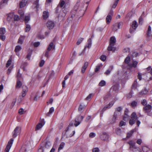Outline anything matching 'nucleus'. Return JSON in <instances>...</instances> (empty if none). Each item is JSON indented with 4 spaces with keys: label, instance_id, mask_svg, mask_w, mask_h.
Returning <instances> with one entry per match:
<instances>
[{
    "label": "nucleus",
    "instance_id": "obj_1",
    "mask_svg": "<svg viewBox=\"0 0 152 152\" xmlns=\"http://www.w3.org/2000/svg\"><path fill=\"white\" fill-rule=\"evenodd\" d=\"M116 42V38L114 37H112L110 38L109 45L107 50L109 51H114L116 48L114 47Z\"/></svg>",
    "mask_w": 152,
    "mask_h": 152
},
{
    "label": "nucleus",
    "instance_id": "obj_2",
    "mask_svg": "<svg viewBox=\"0 0 152 152\" xmlns=\"http://www.w3.org/2000/svg\"><path fill=\"white\" fill-rule=\"evenodd\" d=\"M73 126V123H70L68 126L66 128L65 131L62 134V136L63 137H65L66 135L67 136V137H71L72 136L75 134V131H73V134H69V133L68 132L69 130V128L70 127H72Z\"/></svg>",
    "mask_w": 152,
    "mask_h": 152
},
{
    "label": "nucleus",
    "instance_id": "obj_3",
    "mask_svg": "<svg viewBox=\"0 0 152 152\" xmlns=\"http://www.w3.org/2000/svg\"><path fill=\"white\" fill-rule=\"evenodd\" d=\"M51 145L50 142L49 141L46 142H45L44 146H41L38 150L37 152H44L45 148L48 149Z\"/></svg>",
    "mask_w": 152,
    "mask_h": 152
},
{
    "label": "nucleus",
    "instance_id": "obj_4",
    "mask_svg": "<svg viewBox=\"0 0 152 152\" xmlns=\"http://www.w3.org/2000/svg\"><path fill=\"white\" fill-rule=\"evenodd\" d=\"M130 58L129 56H127L125 59L124 62L125 63L127 64V68L130 69L133 67V61H130Z\"/></svg>",
    "mask_w": 152,
    "mask_h": 152
},
{
    "label": "nucleus",
    "instance_id": "obj_5",
    "mask_svg": "<svg viewBox=\"0 0 152 152\" xmlns=\"http://www.w3.org/2000/svg\"><path fill=\"white\" fill-rule=\"evenodd\" d=\"M113 14V11L111 9L106 18V21L107 24H109L110 22Z\"/></svg>",
    "mask_w": 152,
    "mask_h": 152
},
{
    "label": "nucleus",
    "instance_id": "obj_6",
    "mask_svg": "<svg viewBox=\"0 0 152 152\" xmlns=\"http://www.w3.org/2000/svg\"><path fill=\"white\" fill-rule=\"evenodd\" d=\"M21 132V128L19 126L16 127L12 132V137L15 138L18 135L20 134Z\"/></svg>",
    "mask_w": 152,
    "mask_h": 152
},
{
    "label": "nucleus",
    "instance_id": "obj_7",
    "mask_svg": "<svg viewBox=\"0 0 152 152\" xmlns=\"http://www.w3.org/2000/svg\"><path fill=\"white\" fill-rule=\"evenodd\" d=\"M45 124V121L44 119H41L37 125L35 131H36L40 129Z\"/></svg>",
    "mask_w": 152,
    "mask_h": 152
},
{
    "label": "nucleus",
    "instance_id": "obj_8",
    "mask_svg": "<svg viewBox=\"0 0 152 152\" xmlns=\"http://www.w3.org/2000/svg\"><path fill=\"white\" fill-rule=\"evenodd\" d=\"M13 139H11L9 141L6 148H5L4 151L5 152H9L10 148L12 145L13 141Z\"/></svg>",
    "mask_w": 152,
    "mask_h": 152
},
{
    "label": "nucleus",
    "instance_id": "obj_9",
    "mask_svg": "<svg viewBox=\"0 0 152 152\" xmlns=\"http://www.w3.org/2000/svg\"><path fill=\"white\" fill-rule=\"evenodd\" d=\"M100 137L102 140L104 141L107 140L109 138L108 135L105 132H102L100 134Z\"/></svg>",
    "mask_w": 152,
    "mask_h": 152
},
{
    "label": "nucleus",
    "instance_id": "obj_10",
    "mask_svg": "<svg viewBox=\"0 0 152 152\" xmlns=\"http://www.w3.org/2000/svg\"><path fill=\"white\" fill-rule=\"evenodd\" d=\"M91 43H92L91 39V38H90L88 40V46H86L85 47V48L79 54V56H81L82 54H83L84 53V52L85 51L86 48L87 47L89 48H90L91 47Z\"/></svg>",
    "mask_w": 152,
    "mask_h": 152
},
{
    "label": "nucleus",
    "instance_id": "obj_11",
    "mask_svg": "<svg viewBox=\"0 0 152 152\" xmlns=\"http://www.w3.org/2000/svg\"><path fill=\"white\" fill-rule=\"evenodd\" d=\"M54 23L51 21H49L47 22L46 23V25L47 28L49 29H52L54 26Z\"/></svg>",
    "mask_w": 152,
    "mask_h": 152
},
{
    "label": "nucleus",
    "instance_id": "obj_12",
    "mask_svg": "<svg viewBox=\"0 0 152 152\" xmlns=\"http://www.w3.org/2000/svg\"><path fill=\"white\" fill-rule=\"evenodd\" d=\"M136 123L138 127L140 124V122L137 119V117L135 113H134V124Z\"/></svg>",
    "mask_w": 152,
    "mask_h": 152
},
{
    "label": "nucleus",
    "instance_id": "obj_13",
    "mask_svg": "<svg viewBox=\"0 0 152 152\" xmlns=\"http://www.w3.org/2000/svg\"><path fill=\"white\" fill-rule=\"evenodd\" d=\"M23 91L22 92V97H24L26 96V93L28 91V88L26 86H22Z\"/></svg>",
    "mask_w": 152,
    "mask_h": 152
},
{
    "label": "nucleus",
    "instance_id": "obj_14",
    "mask_svg": "<svg viewBox=\"0 0 152 152\" xmlns=\"http://www.w3.org/2000/svg\"><path fill=\"white\" fill-rule=\"evenodd\" d=\"M129 112V110L128 109H126L124 111V116L123 117V120L124 121H126L128 120L129 119H130V117L128 115V113Z\"/></svg>",
    "mask_w": 152,
    "mask_h": 152
},
{
    "label": "nucleus",
    "instance_id": "obj_15",
    "mask_svg": "<svg viewBox=\"0 0 152 152\" xmlns=\"http://www.w3.org/2000/svg\"><path fill=\"white\" fill-rule=\"evenodd\" d=\"M113 105H106L102 109V110L100 112V115L101 116H102V115L104 111H105L106 110L110 108Z\"/></svg>",
    "mask_w": 152,
    "mask_h": 152
},
{
    "label": "nucleus",
    "instance_id": "obj_16",
    "mask_svg": "<svg viewBox=\"0 0 152 152\" xmlns=\"http://www.w3.org/2000/svg\"><path fill=\"white\" fill-rule=\"evenodd\" d=\"M88 65V63L87 62H86L85 63L83 66L82 68L81 69V72L83 73L85 72V70L87 68Z\"/></svg>",
    "mask_w": 152,
    "mask_h": 152
},
{
    "label": "nucleus",
    "instance_id": "obj_17",
    "mask_svg": "<svg viewBox=\"0 0 152 152\" xmlns=\"http://www.w3.org/2000/svg\"><path fill=\"white\" fill-rule=\"evenodd\" d=\"M28 1L27 0H22L20 3V7L22 8L24 7Z\"/></svg>",
    "mask_w": 152,
    "mask_h": 152
},
{
    "label": "nucleus",
    "instance_id": "obj_18",
    "mask_svg": "<svg viewBox=\"0 0 152 152\" xmlns=\"http://www.w3.org/2000/svg\"><path fill=\"white\" fill-rule=\"evenodd\" d=\"M55 46L54 45L53 42H51L48 45L47 49L48 50H51L55 49Z\"/></svg>",
    "mask_w": 152,
    "mask_h": 152
},
{
    "label": "nucleus",
    "instance_id": "obj_19",
    "mask_svg": "<svg viewBox=\"0 0 152 152\" xmlns=\"http://www.w3.org/2000/svg\"><path fill=\"white\" fill-rule=\"evenodd\" d=\"M123 25V23L122 22H119L118 25H117V24H115V25H114V27L113 28V29L115 31H116L117 30V29L115 28L114 27L115 26H118V29L120 28L121 27V26H122Z\"/></svg>",
    "mask_w": 152,
    "mask_h": 152
},
{
    "label": "nucleus",
    "instance_id": "obj_20",
    "mask_svg": "<svg viewBox=\"0 0 152 152\" xmlns=\"http://www.w3.org/2000/svg\"><path fill=\"white\" fill-rule=\"evenodd\" d=\"M42 16L44 19H47L49 16V12L47 11H44Z\"/></svg>",
    "mask_w": 152,
    "mask_h": 152
},
{
    "label": "nucleus",
    "instance_id": "obj_21",
    "mask_svg": "<svg viewBox=\"0 0 152 152\" xmlns=\"http://www.w3.org/2000/svg\"><path fill=\"white\" fill-rule=\"evenodd\" d=\"M14 14L13 13H10L8 14L7 18V20L10 22L11 20L12 19L13 17Z\"/></svg>",
    "mask_w": 152,
    "mask_h": 152
},
{
    "label": "nucleus",
    "instance_id": "obj_22",
    "mask_svg": "<svg viewBox=\"0 0 152 152\" xmlns=\"http://www.w3.org/2000/svg\"><path fill=\"white\" fill-rule=\"evenodd\" d=\"M9 0H2L0 2V8L1 9L4 6V4H7Z\"/></svg>",
    "mask_w": 152,
    "mask_h": 152
},
{
    "label": "nucleus",
    "instance_id": "obj_23",
    "mask_svg": "<svg viewBox=\"0 0 152 152\" xmlns=\"http://www.w3.org/2000/svg\"><path fill=\"white\" fill-rule=\"evenodd\" d=\"M133 14L132 11L129 12L126 15V18L127 20H129L130 18H132Z\"/></svg>",
    "mask_w": 152,
    "mask_h": 152
},
{
    "label": "nucleus",
    "instance_id": "obj_24",
    "mask_svg": "<svg viewBox=\"0 0 152 152\" xmlns=\"http://www.w3.org/2000/svg\"><path fill=\"white\" fill-rule=\"evenodd\" d=\"M25 38V36H21L19 38L18 43L19 44H22L23 43V41Z\"/></svg>",
    "mask_w": 152,
    "mask_h": 152
},
{
    "label": "nucleus",
    "instance_id": "obj_25",
    "mask_svg": "<svg viewBox=\"0 0 152 152\" xmlns=\"http://www.w3.org/2000/svg\"><path fill=\"white\" fill-rule=\"evenodd\" d=\"M142 150L143 152H151V150L146 146L143 147Z\"/></svg>",
    "mask_w": 152,
    "mask_h": 152
},
{
    "label": "nucleus",
    "instance_id": "obj_26",
    "mask_svg": "<svg viewBox=\"0 0 152 152\" xmlns=\"http://www.w3.org/2000/svg\"><path fill=\"white\" fill-rule=\"evenodd\" d=\"M34 4L35 5V7L37 8V10L39 8V1L38 0H36L34 2Z\"/></svg>",
    "mask_w": 152,
    "mask_h": 152
},
{
    "label": "nucleus",
    "instance_id": "obj_27",
    "mask_svg": "<svg viewBox=\"0 0 152 152\" xmlns=\"http://www.w3.org/2000/svg\"><path fill=\"white\" fill-rule=\"evenodd\" d=\"M133 134V130H132L127 133L126 138L127 139L129 138L132 136Z\"/></svg>",
    "mask_w": 152,
    "mask_h": 152
},
{
    "label": "nucleus",
    "instance_id": "obj_28",
    "mask_svg": "<svg viewBox=\"0 0 152 152\" xmlns=\"http://www.w3.org/2000/svg\"><path fill=\"white\" fill-rule=\"evenodd\" d=\"M6 33V30L5 28L2 27L0 28V34L3 35Z\"/></svg>",
    "mask_w": 152,
    "mask_h": 152
},
{
    "label": "nucleus",
    "instance_id": "obj_29",
    "mask_svg": "<svg viewBox=\"0 0 152 152\" xmlns=\"http://www.w3.org/2000/svg\"><path fill=\"white\" fill-rule=\"evenodd\" d=\"M151 108V105H145L143 108L144 110L147 111L150 110Z\"/></svg>",
    "mask_w": 152,
    "mask_h": 152
},
{
    "label": "nucleus",
    "instance_id": "obj_30",
    "mask_svg": "<svg viewBox=\"0 0 152 152\" xmlns=\"http://www.w3.org/2000/svg\"><path fill=\"white\" fill-rule=\"evenodd\" d=\"M85 108V106L84 105H80L78 108V111L81 113L83 112V110Z\"/></svg>",
    "mask_w": 152,
    "mask_h": 152
},
{
    "label": "nucleus",
    "instance_id": "obj_31",
    "mask_svg": "<svg viewBox=\"0 0 152 152\" xmlns=\"http://www.w3.org/2000/svg\"><path fill=\"white\" fill-rule=\"evenodd\" d=\"M31 27L28 24L26 25L25 29V32H28L31 29Z\"/></svg>",
    "mask_w": 152,
    "mask_h": 152
},
{
    "label": "nucleus",
    "instance_id": "obj_32",
    "mask_svg": "<svg viewBox=\"0 0 152 152\" xmlns=\"http://www.w3.org/2000/svg\"><path fill=\"white\" fill-rule=\"evenodd\" d=\"M128 143L130 145V150L132 151H133V142L132 141H130Z\"/></svg>",
    "mask_w": 152,
    "mask_h": 152
},
{
    "label": "nucleus",
    "instance_id": "obj_33",
    "mask_svg": "<svg viewBox=\"0 0 152 152\" xmlns=\"http://www.w3.org/2000/svg\"><path fill=\"white\" fill-rule=\"evenodd\" d=\"M21 85H22V83H21V82L20 81L18 80L17 81V83L16 84V87L17 88H19L21 87Z\"/></svg>",
    "mask_w": 152,
    "mask_h": 152
},
{
    "label": "nucleus",
    "instance_id": "obj_34",
    "mask_svg": "<svg viewBox=\"0 0 152 152\" xmlns=\"http://www.w3.org/2000/svg\"><path fill=\"white\" fill-rule=\"evenodd\" d=\"M131 119L129 120V124L131 125L133 124V113H132L131 115Z\"/></svg>",
    "mask_w": 152,
    "mask_h": 152
},
{
    "label": "nucleus",
    "instance_id": "obj_35",
    "mask_svg": "<svg viewBox=\"0 0 152 152\" xmlns=\"http://www.w3.org/2000/svg\"><path fill=\"white\" fill-rule=\"evenodd\" d=\"M14 19L15 21H18L21 18L20 17H19L18 15H14Z\"/></svg>",
    "mask_w": 152,
    "mask_h": 152
},
{
    "label": "nucleus",
    "instance_id": "obj_36",
    "mask_svg": "<svg viewBox=\"0 0 152 152\" xmlns=\"http://www.w3.org/2000/svg\"><path fill=\"white\" fill-rule=\"evenodd\" d=\"M21 49V47L17 45L15 47V52H18L20 51Z\"/></svg>",
    "mask_w": 152,
    "mask_h": 152
},
{
    "label": "nucleus",
    "instance_id": "obj_37",
    "mask_svg": "<svg viewBox=\"0 0 152 152\" xmlns=\"http://www.w3.org/2000/svg\"><path fill=\"white\" fill-rule=\"evenodd\" d=\"M106 85L105 81L104 80H101L99 83V85L101 86H103Z\"/></svg>",
    "mask_w": 152,
    "mask_h": 152
},
{
    "label": "nucleus",
    "instance_id": "obj_38",
    "mask_svg": "<svg viewBox=\"0 0 152 152\" xmlns=\"http://www.w3.org/2000/svg\"><path fill=\"white\" fill-rule=\"evenodd\" d=\"M18 13H19V14L20 15V17L21 18H23V17H24V13L23 11L21 10H19L18 11Z\"/></svg>",
    "mask_w": 152,
    "mask_h": 152
},
{
    "label": "nucleus",
    "instance_id": "obj_39",
    "mask_svg": "<svg viewBox=\"0 0 152 152\" xmlns=\"http://www.w3.org/2000/svg\"><path fill=\"white\" fill-rule=\"evenodd\" d=\"M80 124L79 121H78V118H76L75 119V122L74 123V125L75 126H77Z\"/></svg>",
    "mask_w": 152,
    "mask_h": 152
},
{
    "label": "nucleus",
    "instance_id": "obj_40",
    "mask_svg": "<svg viewBox=\"0 0 152 152\" xmlns=\"http://www.w3.org/2000/svg\"><path fill=\"white\" fill-rule=\"evenodd\" d=\"M116 132L117 134L121 135V130L120 129H117L116 130Z\"/></svg>",
    "mask_w": 152,
    "mask_h": 152
},
{
    "label": "nucleus",
    "instance_id": "obj_41",
    "mask_svg": "<svg viewBox=\"0 0 152 152\" xmlns=\"http://www.w3.org/2000/svg\"><path fill=\"white\" fill-rule=\"evenodd\" d=\"M93 96V94H89L85 99L86 100H89L91 99V97Z\"/></svg>",
    "mask_w": 152,
    "mask_h": 152
},
{
    "label": "nucleus",
    "instance_id": "obj_42",
    "mask_svg": "<svg viewBox=\"0 0 152 152\" xmlns=\"http://www.w3.org/2000/svg\"><path fill=\"white\" fill-rule=\"evenodd\" d=\"M30 18L29 16H26L24 19V22L26 23H28L30 20Z\"/></svg>",
    "mask_w": 152,
    "mask_h": 152
},
{
    "label": "nucleus",
    "instance_id": "obj_43",
    "mask_svg": "<svg viewBox=\"0 0 152 152\" xmlns=\"http://www.w3.org/2000/svg\"><path fill=\"white\" fill-rule=\"evenodd\" d=\"M138 26V24L136 21H134V30H135Z\"/></svg>",
    "mask_w": 152,
    "mask_h": 152
},
{
    "label": "nucleus",
    "instance_id": "obj_44",
    "mask_svg": "<svg viewBox=\"0 0 152 152\" xmlns=\"http://www.w3.org/2000/svg\"><path fill=\"white\" fill-rule=\"evenodd\" d=\"M19 72L20 70H19L17 75V78L19 80H20L21 78V75L20 73Z\"/></svg>",
    "mask_w": 152,
    "mask_h": 152
},
{
    "label": "nucleus",
    "instance_id": "obj_45",
    "mask_svg": "<svg viewBox=\"0 0 152 152\" xmlns=\"http://www.w3.org/2000/svg\"><path fill=\"white\" fill-rule=\"evenodd\" d=\"M115 114H114L113 115V118L112 121L111 122V123H114L116 121V119L117 118V116H115Z\"/></svg>",
    "mask_w": 152,
    "mask_h": 152
},
{
    "label": "nucleus",
    "instance_id": "obj_46",
    "mask_svg": "<svg viewBox=\"0 0 152 152\" xmlns=\"http://www.w3.org/2000/svg\"><path fill=\"white\" fill-rule=\"evenodd\" d=\"M64 142L61 143L60 145L58 148V151L61 150L64 148Z\"/></svg>",
    "mask_w": 152,
    "mask_h": 152
},
{
    "label": "nucleus",
    "instance_id": "obj_47",
    "mask_svg": "<svg viewBox=\"0 0 152 152\" xmlns=\"http://www.w3.org/2000/svg\"><path fill=\"white\" fill-rule=\"evenodd\" d=\"M11 59L10 58L7 63L6 64V67H8L10 66L11 64Z\"/></svg>",
    "mask_w": 152,
    "mask_h": 152
},
{
    "label": "nucleus",
    "instance_id": "obj_48",
    "mask_svg": "<svg viewBox=\"0 0 152 152\" xmlns=\"http://www.w3.org/2000/svg\"><path fill=\"white\" fill-rule=\"evenodd\" d=\"M106 57L104 55H102L100 57V59L103 61H104L106 60Z\"/></svg>",
    "mask_w": 152,
    "mask_h": 152
},
{
    "label": "nucleus",
    "instance_id": "obj_49",
    "mask_svg": "<svg viewBox=\"0 0 152 152\" xmlns=\"http://www.w3.org/2000/svg\"><path fill=\"white\" fill-rule=\"evenodd\" d=\"M126 124L125 122H124L123 121H121L120 122L119 126H125Z\"/></svg>",
    "mask_w": 152,
    "mask_h": 152
},
{
    "label": "nucleus",
    "instance_id": "obj_50",
    "mask_svg": "<svg viewBox=\"0 0 152 152\" xmlns=\"http://www.w3.org/2000/svg\"><path fill=\"white\" fill-rule=\"evenodd\" d=\"M83 39H84L83 38H82L79 39L77 42V45H79V44H80L83 41Z\"/></svg>",
    "mask_w": 152,
    "mask_h": 152
},
{
    "label": "nucleus",
    "instance_id": "obj_51",
    "mask_svg": "<svg viewBox=\"0 0 152 152\" xmlns=\"http://www.w3.org/2000/svg\"><path fill=\"white\" fill-rule=\"evenodd\" d=\"M32 51L30 52H29L28 53V54L26 56V58L30 60V58L31 56V53H32Z\"/></svg>",
    "mask_w": 152,
    "mask_h": 152
},
{
    "label": "nucleus",
    "instance_id": "obj_52",
    "mask_svg": "<svg viewBox=\"0 0 152 152\" xmlns=\"http://www.w3.org/2000/svg\"><path fill=\"white\" fill-rule=\"evenodd\" d=\"M65 3V1H64L62 0L59 4V7L60 6L61 7H62L63 6Z\"/></svg>",
    "mask_w": 152,
    "mask_h": 152
},
{
    "label": "nucleus",
    "instance_id": "obj_53",
    "mask_svg": "<svg viewBox=\"0 0 152 152\" xmlns=\"http://www.w3.org/2000/svg\"><path fill=\"white\" fill-rule=\"evenodd\" d=\"M50 50H48V49H47V50H46V51L45 52V56L48 58V57L49 56V51Z\"/></svg>",
    "mask_w": 152,
    "mask_h": 152
},
{
    "label": "nucleus",
    "instance_id": "obj_54",
    "mask_svg": "<svg viewBox=\"0 0 152 152\" xmlns=\"http://www.w3.org/2000/svg\"><path fill=\"white\" fill-rule=\"evenodd\" d=\"M132 91H130L128 95H127V98H130L132 96Z\"/></svg>",
    "mask_w": 152,
    "mask_h": 152
},
{
    "label": "nucleus",
    "instance_id": "obj_55",
    "mask_svg": "<svg viewBox=\"0 0 152 152\" xmlns=\"http://www.w3.org/2000/svg\"><path fill=\"white\" fill-rule=\"evenodd\" d=\"M99 150L98 148H94L92 150L93 152H99Z\"/></svg>",
    "mask_w": 152,
    "mask_h": 152
},
{
    "label": "nucleus",
    "instance_id": "obj_56",
    "mask_svg": "<svg viewBox=\"0 0 152 152\" xmlns=\"http://www.w3.org/2000/svg\"><path fill=\"white\" fill-rule=\"evenodd\" d=\"M18 113L20 115L23 114L24 113V110L22 108H20L19 110Z\"/></svg>",
    "mask_w": 152,
    "mask_h": 152
},
{
    "label": "nucleus",
    "instance_id": "obj_57",
    "mask_svg": "<svg viewBox=\"0 0 152 152\" xmlns=\"http://www.w3.org/2000/svg\"><path fill=\"white\" fill-rule=\"evenodd\" d=\"M133 30V22H132L131 25V27L129 29V32L131 33H132Z\"/></svg>",
    "mask_w": 152,
    "mask_h": 152
},
{
    "label": "nucleus",
    "instance_id": "obj_58",
    "mask_svg": "<svg viewBox=\"0 0 152 152\" xmlns=\"http://www.w3.org/2000/svg\"><path fill=\"white\" fill-rule=\"evenodd\" d=\"M95 135L96 134L94 133L91 132L89 136L91 138H93L95 137Z\"/></svg>",
    "mask_w": 152,
    "mask_h": 152
},
{
    "label": "nucleus",
    "instance_id": "obj_59",
    "mask_svg": "<svg viewBox=\"0 0 152 152\" xmlns=\"http://www.w3.org/2000/svg\"><path fill=\"white\" fill-rule=\"evenodd\" d=\"M118 2H117V1H115L114 3L112 6V8H115L116 7V6H117V4H118Z\"/></svg>",
    "mask_w": 152,
    "mask_h": 152
},
{
    "label": "nucleus",
    "instance_id": "obj_60",
    "mask_svg": "<svg viewBox=\"0 0 152 152\" xmlns=\"http://www.w3.org/2000/svg\"><path fill=\"white\" fill-rule=\"evenodd\" d=\"M143 19L141 16H140L139 19V23L140 24H142V23Z\"/></svg>",
    "mask_w": 152,
    "mask_h": 152
},
{
    "label": "nucleus",
    "instance_id": "obj_61",
    "mask_svg": "<svg viewBox=\"0 0 152 152\" xmlns=\"http://www.w3.org/2000/svg\"><path fill=\"white\" fill-rule=\"evenodd\" d=\"M0 39L3 41H4L5 39V36L1 34V35H0Z\"/></svg>",
    "mask_w": 152,
    "mask_h": 152
},
{
    "label": "nucleus",
    "instance_id": "obj_62",
    "mask_svg": "<svg viewBox=\"0 0 152 152\" xmlns=\"http://www.w3.org/2000/svg\"><path fill=\"white\" fill-rule=\"evenodd\" d=\"M54 111V109L53 107H51L49 111V112H48V114H51Z\"/></svg>",
    "mask_w": 152,
    "mask_h": 152
},
{
    "label": "nucleus",
    "instance_id": "obj_63",
    "mask_svg": "<svg viewBox=\"0 0 152 152\" xmlns=\"http://www.w3.org/2000/svg\"><path fill=\"white\" fill-rule=\"evenodd\" d=\"M45 61L44 60H42L39 63V66L40 67H42L44 65Z\"/></svg>",
    "mask_w": 152,
    "mask_h": 152
},
{
    "label": "nucleus",
    "instance_id": "obj_64",
    "mask_svg": "<svg viewBox=\"0 0 152 152\" xmlns=\"http://www.w3.org/2000/svg\"><path fill=\"white\" fill-rule=\"evenodd\" d=\"M26 149L24 147H23L21 149L20 152H26Z\"/></svg>",
    "mask_w": 152,
    "mask_h": 152
}]
</instances>
